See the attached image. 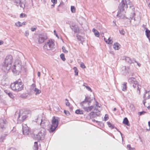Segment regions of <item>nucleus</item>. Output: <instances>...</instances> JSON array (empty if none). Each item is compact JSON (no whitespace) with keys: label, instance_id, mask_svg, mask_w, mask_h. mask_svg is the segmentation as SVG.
<instances>
[{"label":"nucleus","instance_id":"nucleus-6","mask_svg":"<svg viewBox=\"0 0 150 150\" xmlns=\"http://www.w3.org/2000/svg\"><path fill=\"white\" fill-rule=\"evenodd\" d=\"M96 107L93 111L90 113V115L92 116V117H94L96 116H99L100 114V109L98 108H100V105L97 102H96Z\"/></svg>","mask_w":150,"mask_h":150},{"label":"nucleus","instance_id":"nucleus-31","mask_svg":"<svg viewBox=\"0 0 150 150\" xmlns=\"http://www.w3.org/2000/svg\"><path fill=\"white\" fill-rule=\"evenodd\" d=\"M71 12L73 13H74L76 12L75 8L73 6H71Z\"/></svg>","mask_w":150,"mask_h":150},{"label":"nucleus","instance_id":"nucleus-30","mask_svg":"<svg viewBox=\"0 0 150 150\" xmlns=\"http://www.w3.org/2000/svg\"><path fill=\"white\" fill-rule=\"evenodd\" d=\"M60 57L61 59L63 61H64L66 59L64 57V54H61L60 55Z\"/></svg>","mask_w":150,"mask_h":150},{"label":"nucleus","instance_id":"nucleus-26","mask_svg":"<svg viewBox=\"0 0 150 150\" xmlns=\"http://www.w3.org/2000/svg\"><path fill=\"white\" fill-rule=\"evenodd\" d=\"M125 60L127 63L131 64L132 63V61L130 58L128 57H125Z\"/></svg>","mask_w":150,"mask_h":150},{"label":"nucleus","instance_id":"nucleus-23","mask_svg":"<svg viewBox=\"0 0 150 150\" xmlns=\"http://www.w3.org/2000/svg\"><path fill=\"white\" fill-rule=\"evenodd\" d=\"M32 90L34 91V93L36 95L39 94L41 92L40 91L36 88H34L33 89H32Z\"/></svg>","mask_w":150,"mask_h":150},{"label":"nucleus","instance_id":"nucleus-37","mask_svg":"<svg viewBox=\"0 0 150 150\" xmlns=\"http://www.w3.org/2000/svg\"><path fill=\"white\" fill-rule=\"evenodd\" d=\"M37 29V27L36 26H34L33 27L31 28V30L32 31H34Z\"/></svg>","mask_w":150,"mask_h":150},{"label":"nucleus","instance_id":"nucleus-60","mask_svg":"<svg viewBox=\"0 0 150 150\" xmlns=\"http://www.w3.org/2000/svg\"><path fill=\"white\" fill-rule=\"evenodd\" d=\"M3 43H4L3 41L2 40H1V45L3 44Z\"/></svg>","mask_w":150,"mask_h":150},{"label":"nucleus","instance_id":"nucleus-3","mask_svg":"<svg viewBox=\"0 0 150 150\" xmlns=\"http://www.w3.org/2000/svg\"><path fill=\"white\" fill-rule=\"evenodd\" d=\"M11 88L13 91L16 92H19L23 89L24 85L22 82L21 79L15 81L11 84Z\"/></svg>","mask_w":150,"mask_h":150},{"label":"nucleus","instance_id":"nucleus-21","mask_svg":"<svg viewBox=\"0 0 150 150\" xmlns=\"http://www.w3.org/2000/svg\"><path fill=\"white\" fill-rule=\"evenodd\" d=\"M120 44L117 42L115 43L113 45V48L115 50H118L120 49Z\"/></svg>","mask_w":150,"mask_h":150},{"label":"nucleus","instance_id":"nucleus-49","mask_svg":"<svg viewBox=\"0 0 150 150\" xmlns=\"http://www.w3.org/2000/svg\"><path fill=\"white\" fill-rule=\"evenodd\" d=\"M35 86H36V85L35 84H32L31 86V87L32 88V89H33L34 88H36Z\"/></svg>","mask_w":150,"mask_h":150},{"label":"nucleus","instance_id":"nucleus-32","mask_svg":"<svg viewBox=\"0 0 150 150\" xmlns=\"http://www.w3.org/2000/svg\"><path fill=\"white\" fill-rule=\"evenodd\" d=\"M76 36L77 39H78L79 40L81 41L82 40L83 38L81 36L78 34Z\"/></svg>","mask_w":150,"mask_h":150},{"label":"nucleus","instance_id":"nucleus-40","mask_svg":"<svg viewBox=\"0 0 150 150\" xmlns=\"http://www.w3.org/2000/svg\"><path fill=\"white\" fill-rule=\"evenodd\" d=\"M8 96L11 98H13L14 97V96L13 94L11 92H9L8 93Z\"/></svg>","mask_w":150,"mask_h":150},{"label":"nucleus","instance_id":"nucleus-25","mask_svg":"<svg viewBox=\"0 0 150 150\" xmlns=\"http://www.w3.org/2000/svg\"><path fill=\"white\" fill-rule=\"evenodd\" d=\"M104 40L108 44H112V39H110V38H109L108 40H106V39L105 38H104Z\"/></svg>","mask_w":150,"mask_h":150},{"label":"nucleus","instance_id":"nucleus-61","mask_svg":"<svg viewBox=\"0 0 150 150\" xmlns=\"http://www.w3.org/2000/svg\"><path fill=\"white\" fill-rule=\"evenodd\" d=\"M55 35L58 38H59L58 36V35L57 34V33H55Z\"/></svg>","mask_w":150,"mask_h":150},{"label":"nucleus","instance_id":"nucleus-42","mask_svg":"<svg viewBox=\"0 0 150 150\" xmlns=\"http://www.w3.org/2000/svg\"><path fill=\"white\" fill-rule=\"evenodd\" d=\"M146 113V112L144 111H142V112H138L139 114L140 115H144L145 113Z\"/></svg>","mask_w":150,"mask_h":150},{"label":"nucleus","instance_id":"nucleus-1","mask_svg":"<svg viewBox=\"0 0 150 150\" xmlns=\"http://www.w3.org/2000/svg\"><path fill=\"white\" fill-rule=\"evenodd\" d=\"M129 5V7L132 10H134V6L129 0L126 1V0H122L119 4L117 16L118 17L123 18L125 17V9L127 8V5Z\"/></svg>","mask_w":150,"mask_h":150},{"label":"nucleus","instance_id":"nucleus-38","mask_svg":"<svg viewBox=\"0 0 150 150\" xmlns=\"http://www.w3.org/2000/svg\"><path fill=\"white\" fill-rule=\"evenodd\" d=\"M62 51L65 53H67L68 51L66 50L65 48L63 46L62 48Z\"/></svg>","mask_w":150,"mask_h":150},{"label":"nucleus","instance_id":"nucleus-48","mask_svg":"<svg viewBox=\"0 0 150 150\" xmlns=\"http://www.w3.org/2000/svg\"><path fill=\"white\" fill-rule=\"evenodd\" d=\"M64 113L67 115L69 114V111H66V110H64Z\"/></svg>","mask_w":150,"mask_h":150},{"label":"nucleus","instance_id":"nucleus-17","mask_svg":"<svg viewBox=\"0 0 150 150\" xmlns=\"http://www.w3.org/2000/svg\"><path fill=\"white\" fill-rule=\"evenodd\" d=\"M70 28L72 30H73L75 33H78L79 32V28L78 27L74 25L70 26Z\"/></svg>","mask_w":150,"mask_h":150},{"label":"nucleus","instance_id":"nucleus-34","mask_svg":"<svg viewBox=\"0 0 150 150\" xmlns=\"http://www.w3.org/2000/svg\"><path fill=\"white\" fill-rule=\"evenodd\" d=\"M119 32L121 34L123 35H124L125 33V32L123 29H122L121 30H120Z\"/></svg>","mask_w":150,"mask_h":150},{"label":"nucleus","instance_id":"nucleus-41","mask_svg":"<svg viewBox=\"0 0 150 150\" xmlns=\"http://www.w3.org/2000/svg\"><path fill=\"white\" fill-rule=\"evenodd\" d=\"M108 126L110 127H111L112 129L114 128L113 125L110 122H108Z\"/></svg>","mask_w":150,"mask_h":150},{"label":"nucleus","instance_id":"nucleus-57","mask_svg":"<svg viewBox=\"0 0 150 150\" xmlns=\"http://www.w3.org/2000/svg\"><path fill=\"white\" fill-rule=\"evenodd\" d=\"M26 23V22H24L22 23H21V24H22V25H25V24Z\"/></svg>","mask_w":150,"mask_h":150},{"label":"nucleus","instance_id":"nucleus-35","mask_svg":"<svg viewBox=\"0 0 150 150\" xmlns=\"http://www.w3.org/2000/svg\"><path fill=\"white\" fill-rule=\"evenodd\" d=\"M16 25L17 26H18V27H21L22 26L21 23L19 21H18V22L16 23Z\"/></svg>","mask_w":150,"mask_h":150},{"label":"nucleus","instance_id":"nucleus-55","mask_svg":"<svg viewBox=\"0 0 150 150\" xmlns=\"http://www.w3.org/2000/svg\"><path fill=\"white\" fill-rule=\"evenodd\" d=\"M40 72L39 71L38 72V76L39 77H40Z\"/></svg>","mask_w":150,"mask_h":150},{"label":"nucleus","instance_id":"nucleus-10","mask_svg":"<svg viewBox=\"0 0 150 150\" xmlns=\"http://www.w3.org/2000/svg\"><path fill=\"white\" fill-rule=\"evenodd\" d=\"M17 116V123H21L28 117V116L26 115H21L20 114L16 113L15 114V116L16 117Z\"/></svg>","mask_w":150,"mask_h":150},{"label":"nucleus","instance_id":"nucleus-16","mask_svg":"<svg viewBox=\"0 0 150 150\" xmlns=\"http://www.w3.org/2000/svg\"><path fill=\"white\" fill-rule=\"evenodd\" d=\"M149 91H146V94H144V100L143 101V103L144 106H145V103H146L145 101L146 100L150 98V94L149 93Z\"/></svg>","mask_w":150,"mask_h":150},{"label":"nucleus","instance_id":"nucleus-43","mask_svg":"<svg viewBox=\"0 0 150 150\" xmlns=\"http://www.w3.org/2000/svg\"><path fill=\"white\" fill-rule=\"evenodd\" d=\"M80 67L83 69L85 68L86 67L84 63L83 62H81L80 64Z\"/></svg>","mask_w":150,"mask_h":150},{"label":"nucleus","instance_id":"nucleus-54","mask_svg":"<svg viewBox=\"0 0 150 150\" xmlns=\"http://www.w3.org/2000/svg\"><path fill=\"white\" fill-rule=\"evenodd\" d=\"M127 148L129 149V150L132 148L131 147V145L130 144L127 145Z\"/></svg>","mask_w":150,"mask_h":150},{"label":"nucleus","instance_id":"nucleus-2","mask_svg":"<svg viewBox=\"0 0 150 150\" xmlns=\"http://www.w3.org/2000/svg\"><path fill=\"white\" fill-rule=\"evenodd\" d=\"M13 60V58L11 55L6 57L2 68V70L5 73L7 72L11 68Z\"/></svg>","mask_w":150,"mask_h":150},{"label":"nucleus","instance_id":"nucleus-20","mask_svg":"<svg viewBox=\"0 0 150 150\" xmlns=\"http://www.w3.org/2000/svg\"><path fill=\"white\" fill-rule=\"evenodd\" d=\"M123 123L127 125L128 126H130V124L129 123V121L126 117H125L123 120Z\"/></svg>","mask_w":150,"mask_h":150},{"label":"nucleus","instance_id":"nucleus-27","mask_svg":"<svg viewBox=\"0 0 150 150\" xmlns=\"http://www.w3.org/2000/svg\"><path fill=\"white\" fill-rule=\"evenodd\" d=\"M75 113L77 114H83V111L81 110L80 109H77L75 111Z\"/></svg>","mask_w":150,"mask_h":150},{"label":"nucleus","instance_id":"nucleus-29","mask_svg":"<svg viewBox=\"0 0 150 150\" xmlns=\"http://www.w3.org/2000/svg\"><path fill=\"white\" fill-rule=\"evenodd\" d=\"M73 69L74 70V72L75 73V75H78V71L77 68L76 67H74Z\"/></svg>","mask_w":150,"mask_h":150},{"label":"nucleus","instance_id":"nucleus-5","mask_svg":"<svg viewBox=\"0 0 150 150\" xmlns=\"http://www.w3.org/2000/svg\"><path fill=\"white\" fill-rule=\"evenodd\" d=\"M46 129L44 128H41L40 131L36 135H34V139L37 140H43L46 134Z\"/></svg>","mask_w":150,"mask_h":150},{"label":"nucleus","instance_id":"nucleus-14","mask_svg":"<svg viewBox=\"0 0 150 150\" xmlns=\"http://www.w3.org/2000/svg\"><path fill=\"white\" fill-rule=\"evenodd\" d=\"M92 100V99L91 98L88 96H86L85 97L84 100L83 101L80 103V105L81 106H83V105L86 103V102L88 103V105H90V103Z\"/></svg>","mask_w":150,"mask_h":150},{"label":"nucleus","instance_id":"nucleus-9","mask_svg":"<svg viewBox=\"0 0 150 150\" xmlns=\"http://www.w3.org/2000/svg\"><path fill=\"white\" fill-rule=\"evenodd\" d=\"M54 42L52 40H49L44 46V48L48 50H52L54 48Z\"/></svg>","mask_w":150,"mask_h":150},{"label":"nucleus","instance_id":"nucleus-4","mask_svg":"<svg viewBox=\"0 0 150 150\" xmlns=\"http://www.w3.org/2000/svg\"><path fill=\"white\" fill-rule=\"evenodd\" d=\"M128 81L134 89L136 91L137 93L139 94L141 86L139 85L138 82L137 81L136 79L134 77L129 78Z\"/></svg>","mask_w":150,"mask_h":150},{"label":"nucleus","instance_id":"nucleus-46","mask_svg":"<svg viewBox=\"0 0 150 150\" xmlns=\"http://www.w3.org/2000/svg\"><path fill=\"white\" fill-rule=\"evenodd\" d=\"M6 135V134H4V136H2L1 137V140L2 139V141H3V140L5 139V136Z\"/></svg>","mask_w":150,"mask_h":150},{"label":"nucleus","instance_id":"nucleus-62","mask_svg":"<svg viewBox=\"0 0 150 150\" xmlns=\"http://www.w3.org/2000/svg\"><path fill=\"white\" fill-rule=\"evenodd\" d=\"M148 125H149V128L150 127V121H149L148 122Z\"/></svg>","mask_w":150,"mask_h":150},{"label":"nucleus","instance_id":"nucleus-51","mask_svg":"<svg viewBox=\"0 0 150 150\" xmlns=\"http://www.w3.org/2000/svg\"><path fill=\"white\" fill-rule=\"evenodd\" d=\"M63 2H61L60 3V4L58 6V8H57V11H59V9L58 8L62 4H63Z\"/></svg>","mask_w":150,"mask_h":150},{"label":"nucleus","instance_id":"nucleus-28","mask_svg":"<svg viewBox=\"0 0 150 150\" xmlns=\"http://www.w3.org/2000/svg\"><path fill=\"white\" fill-rule=\"evenodd\" d=\"M127 83H123L122 84V90L123 91H125L126 90L127 86H126Z\"/></svg>","mask_w":150,"mask_h":150},{"label":"nucleus","instance_id":"nucleus-47","mask_svg":"<svg viewBox=\"0 0 150 150\" xmlns=\"http://www.w3.org/2000/svg\"><path fill=\"white\" fill-rule=\"evenodd\" d=\"M51 1L54 4H56L57 3V0H51Z\"/></svg>","mask_w":150,"mask_h":150},{"label":"nucleus","instance_id":"nucleus-52","mask_svg":"<svg viewBox=\"0 0 150 150\" xmlns=\"http://www.w3.org/2000/svg\"><path fill=\"white\" fill-rule=\"evenodd\" d=\"M28 35H29L28 31H25V36H27Z\"/></svg>","mask_w":150,"mask_h":150},{"label":"nucleus","instance_id":"nucleus-53","mask_svg":"<svg viewBox=\"0 0 150 150\" xmlns=\"http://www.w3.org/2000/svg\"><path fill=\"white\" fill-rule=\"evenodd\" d=\"M55 4H52L51 6V8H54L55 6Z\"/></svg>","mask_w":150,"mask_h":150},{"label":"nucleus","instance_id":"nucleus-8","mask_svg":"<svg viewBox=\"0 0 150 150\" xmlns=\"http://www.w3.org/2000/svg\"><path fill=\"white\" fill-rule=\"evenodd\" d=\"M58 125V120L54 117L52 120V124L51 125L49 132L50 133L53 132L57 127Z\"/></svg>","mask_w":150,"mask_h":150},{"label":"nucleus","instance_id":"nucleus-39","mask_svg":"<svg viewBox=\"0 0 150 150\" xmlns=\"http://www.w3.org/2000/svg\"><path fill=\"white\" fill-rule=\"evenodd\" d=\"M122 68L123 70V69L124 68L125 72H127L128 73H129V71L128 70L129 69L128 67H123Z\"/></svg>","mask_w":150,"mask_h":150},{"label":"nucleus","instance_id":"nucleus-7","mask_svg":"<svg viewBox=\"0 0 150 150\" xmlns=\"http://www.w3.org/2000/svg\"><path fill=\"white\" fill-rule=\"evenodd\" d=\"M14 4L17 6H19L24 9L26 3L25 0H12Z\"/></svg>","mask_w":150,"mask_h":150},{"label":"nucleus","instance_id":"nucleus-59","mask_svg":"<svg viewBox=\"0 0 150 150\" xmlns=\"http://www.w3.org/2000/svg\"><path fill=\"white\" fill-rule=\"evenodd\" d=\"M87 84L85 83H84L83 84V86H85V87H86V86H87Z\"/></svg>","mask_w":150,"mask_h":150},{"label":"nucleus","instance_id":"nucleus-63","mask_svg":"<svg viewBox=\"0 0 150 150\" xmlns=\"http://www.w3.org/2000/svg\"><path fill=\"white\" fill-rule=\"evenodd\" d=\"M116 110V108H114L113 109V111H115Z\"/></svg>","mask_w":150,"mask_h":150},{"label":"nucleus","instance_id":"nucleus-45","mask_svg":"<svg viewBox=\"0 0 150 150\" xmlns=\"http://www.w3.org/2000/svg\"><path fill=\"white\" fill-rule=\"evenodd\" d=\"M65 100L66 101H67V102L66 103V105L67 106H69V105H70V103L68 102V100L67 99H66Z\"/></svg>","mask_w":150,"mask_h":150},{"label":"nucleus","instance_id":"nucleus-19","mask_svg":"<svg viewBox=\"0 0 150 150\" xmlns=\"http://www.w3.org/2000/svg\"><path fill=\"white\" fill-rule=\"evenodd\" d=\"M47 123V120H43L42 119L41 120L40 125L42 127L41 128H45L46 127V125Z\"/></svg>","mask_w":150,"mask_h":150},{"label":"nucleus","instance_id":"nucleus-56","mask_svg":"<svg viewBox=\"0 0 150 150\" xmlns=\"http://www.w3.org/2000/svg\"><path fill=\"white\" fill-rule=\"evenodd\" d=\"M135 61V62H136V63H137V65H138V66H139H139H141V64H140V63H138V62H137V61Z\"/></svg>","mask_w":150,"mask_h":150},{"label":"nucleus","instance_id":"nucleus-24","mask_svg":"<svg viewBox=\"0 0 150 150\" xmlns=\"http://www.w3.org/2000/svg\"><path fill=\"white\" fill-rule=\"evenodd\" d=\"M92 31L94 33V34L95 36L97 37H98L99 35V32L96 29H93Z\"/></svg>","mask_w":150,"mask_h":150},{"label":"nucleus","instance_id":"nucleus-12","mask_svg":"<svg viewBox=\"0 0 150 150\" xmlns=\"http://www.w3.org/2000/svg\"><path fill=\"white\" fill-rule=\"evenodd\" d=\"M21 70V65L19 64H15L13 65L12 71L16 74H19Z\"/></svg>","mask_w":150,"mask_h":150},{"label":"nucleus","instance_id":"nucleus-15","mask_svg":"<svg viewBox=\"0 0 150 150\" xmlns=\"http://www.w3.org/2000/svg\"><path fill=\"white\" fill-rule=\"evenodd\" d=\"M8 122L6 119H1V128L4 130L7 127Z\"/></svg>","mask_w":150,"mask_h":150},{"label":"nucleus","instance_id":"nucleus-44","mask_svg":"<svg viewBox=\"0 0 150 150\" xmlns=\"http://www.w3.org/2000/svg\"><path fill=\"white\" fill-rule=\"evenodd\" d=\"M108 118V115L106 114L105 115L104 117V120L105 121H106Z\"/></svg>","mask_w":150,"mask_h":150},{"label":"nucleus","instance_id":"nucleus-58","mask_svg":"<svg viewBox=\"0 0 150 150\" xmlns=\"http://www.w3.org/2000/svg\"><path fill=\"white\" fill-rule=\"evenodd\" d=\"M129 150H136L134 148H131Z\"/></svg>","mask_w":150,"mask_h":150},{"label":"nucleus","instance_id":"nucleus-11","mask_svg":"<svg viewBox=\"0 0 150 150\" xmlns=\"http://www.w3.org/2000/svg\"><path fill=\"white\" fill-rule=\"evenodd\" d=\"M22 132L23 134L24 135H28L30 132V130L26 125L22 124Z\"/></svg>","mask_w":150,"mask_h":150},{"label":"nucleus","instance_id":"nucleus-64","mask_svg":"<svg viewBox=\"0 0 150 150\" xmlns=\"http://www.w3.org/2000/svg\"><path fill=\"white\" fill-rule=\"evenodd\" d=\"M4 77H5V78L6 79L7 78V76L6 75L4 76Z\"/></svg>","mask_w":150,"mask_h":150},{"label":"nucleus","instance_id":"nucleus-22","mask_svg":"<svg viewBox=\"0 0 150 150\" xmlns=\"http://www.w3.org/2000/svg\"><path fill=\"white\" fill-rule=\"evenodd\" d=\"M146 35L150 42V31L146 28L145 31Z\"/></svg>","mask_w":150,"mask_h":150},{"label":"nucleus","instance_id":"nucleus-18","mask_svg":"<svg viewBox=\"0 0 150 150\" xmlns=\"http://www.w3.org/2000/svg\"><path fill=\"white\" fill-rule=\"evenodd\" d=\"M82 107L85 111L88 112L91 111L93 108L94 106H91L89 107H85L83 105V106H82Z\"/></svg>","mask_w":150,"mask_h":150},{"label":"nucleus","instance_id":"nucleus-33","mask_svg":"<svg viewBox=\"0 0 150 150\" xmlns=\"http://www.w3.org/2000/svg\"><path fill=\"white\" fill-rule=\"evenodd\" d=\"M27 16L26 14L23 13H21L20 16V17L21 18L26 17Z\"/></svg>","mask_w":150,"mask_h":150},{"label":"nucleus","instance_id":"nucleus-13","mask_svg":"<svg viewBox=\"0 0 150 150\" xmlns=\"http://www.w3.org/2000/svg\"><path fill=\"white\" fill-rule=\"evenodd\" d=\"M47 39L46 35H39L38 38V42L40 44L43 43Z\"/></svg>","mask_w":150,"mask_h":150},{"label":"nucleus","instance_id":"nucleus-36","mask_svg":"<svg viewBox=\"0 0 150 150\" xmlns=\"http://www.w3.org/2000/svg\"><path fill=\"white\" fill-rule=\"evenodd\" d=\"M35 150H38V143L37 142H35Z\"/></svg>","mask_w":150,"mask_h":150},{"label":"nucleus","instance_id":"nucleus-50","mask_svg":"<svg viewBox=\"0 0 150 150\" xmlns=\"http://www.w3.org/2000/svg\"><path fill=\"white\" fill-rule=\"evenodd\" d=\"M86 89L89 91L92 92V90L89 86H87Z\"/></svg>","mask_w":150,"mask_h":150}]
</instances>
